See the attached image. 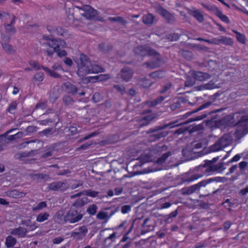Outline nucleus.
Here are the masks:
<instances>
[{
    "mask_svg": "<svg viewBox=\"0 0 248 248\" xmlns=\"http://www.w3.org/2000/svg\"><path fill=\"white\" fill-rule=\"evenodd\" d=\"M47 31L49 32L52 38L49 36L44 35L43 38L44 40L48 41L47 44L49 48L46 50L48 56H52L54 52H56L59 57H65L67 52L65 50H61L60 45H65V42L63 40H58L54 38L55 36H61L64 38H68L69 34L68 31L60 27L48 25L46 27Z\"/></svg>",
    "mask_w": 248,
    "mask_h": 248,
    "instance_id": "nucleus-1",
    "label": "nucleus"
},
{
    "mask_svg": "<svg viewBox=\"0 0 248 248\" xmlns=\"http://www.w3.org/2000/svg\"><path fill=\"white\" fill-rule=\"evenodd\" d=\"M222 163L214 164L211 161L208 163L198 167L197 172L193 174L188 179L189 182H192L202 177L212 174L214 172H219L222 169Z\"/></svg>",
    "mask_w": 248,
    "mask_h": 248,
    "instance_id": "nucleus-2",
    "label": "nucleus"
},
{
    "mask_svg": "<svg viewBox=\"0 0 248 248\" xmlns=\"http://www.w3.org/2000/svg\"><path fill=\"white\" fill-rule=\"evenodd\" d=\"M66 24L74 28L81 26L82 24V17L84 14L81 10V7L73 6L66 9Z\"/></svg>",
    "mask_w": 248,
    "mask_h": 248,
    "instance_id": "nucleus-3",
    "label": "nucleus"
},
{
    "mask_svg": "<svg viewBox=\"0 0 248 248\" xmlns=\"http://www.w3.org/2000/svg\"><path fill=\"white\" fill-rule=\"evenodd\" d=\"M134 52L136 54L142 57L148 56L155 59V62H160L161 56L160 53L148 46H138L134 48Z\"/></svg>",
    "mask_w": 248,
    "mask_h": 248,
    "instance_id": "nucleus-4",
    "label": "nucleus"
},
{
    "mask_svg": "<svg viewBox=\"0 0 248 248\" xmlns=\"http://www.w3.org/2000/svg\"><path fill=\"white\" fill-rule=\"evenodd\" d=\"M232 137L230 134H224L215 143L210 147L212 152H217L229 146L232 142Z\"/></svg>",
    "mask_w": 248,
    "mask_h": 248,
    "instance_id": "nucleus-5",
    "label": "nucleus"
},
{
    "mask_svg": "<svg viewBox=\"0 0 248 248\" xmlns=\"http://www.w3.org/2000/svg\"><path fill=\"white\" fill-rule=\"evenodd\" d=\"M10 18V15L9 14L0 11V19H1L2 21L5 22L6 19ZM15 20L16 16L13 15L12 19L9 24H6L5 23H4L3 24L6 32L9 34L8 36H10L12 34H13L16 32V29L14 27Z\"/></svg>",
    "mask_w": 248,
    "mask_h": 248,
    "instance_id": "nucleus-6",
    "label": "nucleus"
},
{
    "mask_svg": "<svg viewBox=\"0 0 248 248\" xmlns=\"http://www.w3.org/2000/svg\"><path fill=\"white\" fill-rule=\"evenodd\" d=\"M82 217V214L78 212L75 207L72 206L64 216L63 219L66 222L75 223L78 222Z\"/></svg>",
    "mask_w": 248,
    "mask_h": 248,
    "instance_id": "nucleus-7",
    "label": "nucleus"
},
{
    "mask_svg": "<svg viewBox=\"0 0 248 248\" xmlns=\"http://www.w3.org/2000/svg\"><path fill=\"white\" fill-rule=\"evenodd\" d=\"M88 229L85 226H82L74 229L71 232V237L76 241L82 240L86 235Z\"/></svg>",
    "mask_w": 248,
    "mask_h": 248,
    "instance_id": "nucleus-8",
    "label": "nucleus"
},
{
    "mask_svg": "<svg viewBox=\"0 0 248 248\" xmlns=\"http://www.w3.org/2000/svg\"><path fill=\"white\" fill-rule=\"evenodd\" d=\"M162 128H155L149 130L147 134H151L149 137V140L151 142L155 141L161 138L166 137L168 133L166 131H160L159 130Z\"/></svg>",
    "mask_w": 248,
    "mask_h": 248,
    "instance_id": "nucleus-9",
    "label": "nucleus"
},
{
    "mask_svg": "<svg viewBox=\"0 0 248 248\" xmlns=\"http://www.w3.org/2000/svg\"><path fill=\"white\" fill-rule=\"evenodd\" d=\"M81 10L83 14H84V17L88 19H94L97 13L96 10L93 9L89 5H82Z\"/></svg>",
    "mask_w": 248,
    "mask_h": 248,
    "instance_id": "nucleus-10",
    "label": "nucleus"
},
{
    "mask_svg": "<svg viewBox=\"0 0 248 248\" xmlns=\"http://www.w3.org/2000/svg\"><path fill=\"white\" fill-rule=\"evenodd\" d=\"M157 13L161 15L168 23L174 20V16L168 10L162 6H159L156 10Z\"/></svg>",
    "mask_w": 248,
    "mask_h": 248,
    "instance_id": "nucleus-11",
    "label": "nucleus"
},
{
    "mask_svg": "<svg viewBox=\"0 0 248 248\" xmlns=\"http://www.w3.org/2000/svg\"><path fill=\"white\" fill-rule=\"evenodd\" d=\"M1 43L3 49L7 52L11 53L14 51L13 46L8 44L10 40L11 36H5L3 33L1 34Z\"/></svg>",
    "mask_w": 248,
    "mask_h": 248,
    "instance_id": "nucleus-12",
    "label": "nucleus"
},
{
    "mask_svg": "<svg viewBox=\"0 0 248 248\" xmlns=\"http://www.w3.org/2000/svg\"><path fill=\"white\" fill-rule=\"evenodd\" d=\"M91 63H78L77 74L78 76L82 77L84 75L90 74L89 64Z\"/></svg>",
    "mask_w": 248,
    "mask_h": 248,
    "instance_id": "nucleus-13",
    "label": "nucleus"
},
{
    "mask_svg": "<svg viewBox=\"0 0 248 248\" xmlns=\"http://www.w3.org/2000/svg\"><path fill=\"white\" fill-rule=\"evenodd\" d=\"M154 118V116L152 114L142 115L139 118H136V121L140 123L139 126L142 127L148 124Z\"/></svg>",
    "mask_w": 248,
    "mask_h": 248,
    "instance_id": "nucleus-14",
    "label": "nucleus"
},
{
    "mask_svg": "<svg viewBox=\"0 0 248 248\" xmlns=\"http://www.w3.org/2000/svg\"><path fill=\"white\" fill-rule=\"evenodd\" d=\"M191 75L193 78L199 81H203L210 78L211 76L207 73L200 71H191Z\"/></svg>",
    "mask_w": 248,
    "mask_h": 248,
    "instance_id": "nucleus-15",
    "label": "nucleus"
},
{
    "mask_svg": "<svg viewBox=\"0 0 248 248\" xmlns=\"http://www.w3.org/2000/svg\"><path fill=\"white\" fill-rule=\"evenodd\" d=\"M187 12L189 15L194 17L199 22L202 23L203 22L204 20V16L199 10L188 9Z\"/></svg>",
    "mask_w": 248,
    "mask_h": 248,
    "instance_id": "nucleus-16",
    "label": "nucleus"
},
{
    "mask_svg": "<svg viewBox=\"0 0 248 248\" xmlns=\"http://www.w3.org/2000/svg\"><path fill=\"white\" fill-rule=\"evenodd\" d=\"M6 196L14 199L23 198L25 196L26 193L16 189L8 190L5 192Z\"/></svg>",
    "mask_w": 248,
    "mask_h": 248,
    "instance_id": "nucleus-17",
    "label": "nucleus"
},
{
    "mask_svg": "<svg viewBox=\"0 0 248 248\" xmlns=\"http://www.w3.org/2000/svg\"><path fill=\"white\" fill-rule=\"evenodd\" d=\"M133 71L129 67H124L121 70V77L123 80L128 81L133 75Z\"/></svg>",
    "mask_w": 248,
    "mask_h": 248,
    "instance_id": "nucleus-18",
    "label": "nucleus"
},
{
    "mask_svg": "<svg viewBox=\"0 0 248 248\" xmlns=\"http://www.w3.org/2000/svg\"><path fill=\"white\" fill-rule=\"evenodd\" d=\"M27 231L26 229L21 227L11 230L10 234L18 237V238L24 237L26 234Z\"/></svg>",
    "mask_w": 248,
    "mask_h": 248,
    "instance_id": "nucleus-19",
    "label": "nucleus"
},
{
    "mask_svg": "<svg viewBox=\"0 0 248 248\" xmlns=\"http://www.w3.org/2000/svg\"><path fill=\"white\" fill-rule=\"evenodd\" d=\"M202 147V144L200 141H195L192 142L190 145H188L186 148L185 150H183V152L188 151L189 152L195 153L194 150L196 149H200Z\"/></svg>",
    "mask_w": 248,
    "mask_h": 248,
    "instance_id": "nucleus-20",
    "label": "nucleus"
},
{
    "mask_svg": "<svg viewBox=\"0 0 248 248\" xmlns=\"http://www.w3.org/2000/svg\"><path fill=\"white\" fill-rule=\"evenodd\" d=\"M155 19V16L150 13L144 15L142 18L143 23L148 26L153 24Z\"/></svg>",
    "mask_w": 248,
    "mask_h": 248,
    "instance_id": "nucleus-21",
    "label": "nucleus"
},
{
    "mask_svg": "<svg viewBox=\"0 0 248 248\" xmlns=\"http://www.w3.org/2000/svg\"><path fill=\"white\" fill-rule=\"evenodd\" d=\"M74 62H91L89 57L83 54L79 53L77 56L73 57Z\"/></svg>",
    "mask_w": 248,
    "mask_h": 248,
    "instance_id": "nucleus-22",
    "label": "nucleus"
},
{
    "mask_svg": "<svg viewBox=\"0 0 248 248\" xmlns=\"http://www.w3.org/2000/svg\"><path fill=\"white\" fill-rule=\"evenodd\" d=\"M16 239L12 235H9L5 238V245L7 248H13L16 243Z\"/></svg>",
    "mask_w": 248,
    "mask_h": 248,
    "instance_id": "nucleus-23",
    "label": "nucleus"
},
{
    "mask_svg": "<svg viewBox=\"0 0 248 248\" xmlns=\"http://www.w3.org/2000/svg\"><path fill=\"white\" fill-rule=\"evenodd\" d=\"M90 66V74L91 73H97L99 72H103L104 71V69L100 67L99 65L95 63H91L89 64Z\"/></svg>",
    "mask_w": 248,
    "mask_h": 248,
    "instance_id": "nucleus-24",
    "label": "nucleus"
},
{
    "mask_svg": "<svg viewBox=\"0 0 248 248\" xmlns=\"http://www.w3.org/2000/svg\"><path fill=\"white\" fill-rule=\"evenodd\" d=\"M60 96L58 89H53L51 90L49 95V101L52 103H54Z\"/></svg>",
    "mask_w": 248,
    "mask_h": 248,
    "instance_id": "nucleus-25",
    "label": "nucleus"
},
{
    "mask_svg": "<svg viewBox=\"0 0 248 248\" xmlns=\"http://www.w3.org/2000/svg\"><path fill=\"white\" fill-rule=\"evenodd\" d=\"M216 15L225 23L228 24L230 23V20L229 17L227 16L224 15L221 11L217 10L216 13Z\"/></svg>",
    "mask_w": 248,
    "mask_h": 248,
    "instance_id": "nucleus-26",
    "label": "nucleus"
},
{
    "mask_svg": "<svg viewBox=\"0 0 248 248\" xmlns=\"http://www.w3.org/2000/svg\"><path fill=\"white\" fill-rule=\"evenodd\" d=\"M248 124V116H243L241 117V120L237 124V126L239 127L240 126H244L243 130L245 131L247 129V125Z\"/></svg>",
    "mask_w": 248,
    "mask_h": 248,
    "instance_id": "nucleus-27",
    "label": "nucleus"
},
{
    "mask_svg": "<svg viewBox=\"0 0 248 248\" xmlns=\"http://www.w3.org/2000/svg\"><path fill=\"white\" fill-rule=\"evenodd\" d=\"M108 20L111 22H118L122 25H125L127 23L126 21L121 16L109 17Z\"/></svg>",
    "mask_w": 248,
    "mask_h": 248,
    "instance_id": "nucleus-28",
    "label": "nucleus"
},
{
    "mask_svg": "<svg viewBox=\"0 0 248 248\" xmlns=\"http://www.w3.org/2000/svg\"><path fill=\"white\" fill-rule=\"evenodd\" d=\"M49 217V214L47 212L41 213L36 217V220L38 222H43L47 220Z\"/></svg>",
    "mask_w": 248,
    "mask_h": 248,
    "instance_id": "nucleus-29",
    "label": "nucleus"
},
{
    "mask_svg": "<svg viewBox=\"0 0 248 248\" xmlns=\"http://www.w3.org/2000/svg\"><path fill=\"white\" fill-rule=\"evenodd\" d=\"M220 44H224L227 46H232L233 43V40L231 38L226 36H221L220 37Z\"/></svg>",
    "mask_w": 248,
    "mask_h": 248,
    "instance_id": "nucleus-30",
    "label": "nucleus"
},
{
    "mask_svg": "<svg viewBox=\"0 0 248 248\" xmlns=\"http://www.w3.org/2000/svg\"><path fill=\"white\" fill-rule=\"evenodd\" d=\"M88 199L87 197H83L78 199L74 203L73 206L81 207L87 203Z\"/></svg>",
    "mask_w": 248,
    "mask_h": 248,
    "instance_id": "nucleus-31",
    "label": "nucleus"
},
{
    "mask_svg": "<svg viewBox=\"0 0 248 248\" xmlns=\"http://www.w3.org/2000/svg\"><path fill=\"white\" fill-rule=\"evenodd\" d=\"M232 31L235 34L236 39L239 42L243 44H246V38L243 34L238 32L237 31L233 30Z\"/></svg>",
    "mask_w": 248,
    "mask_h": 248,
    "instance_id": "nucleus-32",
    "label": "nucleus"
},
{
    "mask_svg": "<svg viewBox=\"0 0 248 248\" xmlns=\"http://www.w3.org/2000/svg\"><path fill=\"white\" fill-rule=\"evenodd\" d=\"M165 97L164 96H160L156 99H155L153 101L147 102L146 104L150 107H154L160 104L165 99Z\"/></svg>",
    "mask_w": 248,
    "mask_h": 248,
    "instance_id": "nucleus-33",
    "label": "nucleus"
},
{
    "mask_svg": "<svg viewBox=\"0 0 248 248\" xmlns=\"http://www.w3.org/2000/svg\"><path fill=\"white\" fill-rule=\"evenodd\" d=\"M46 202H41L32 208V211L34 212H38L42 210L43 209L46 208Z\"/></svg>",
    "mask_w": 248,
    "mask_h": 248,
    "instance_id": "nucleus-34",
    "label": "nucleus"
},
{
    "mask_svg": "<svg viewBox=\"0 0 248 248\" xmlns=\"http://www.w3.org/2000/svg\"><path fill=\"white\" fill-rule=\"evenodd\" d=\"M82 185L83 182L81 181L72 180L69 183V188L74 189L81 186Z\"/></svg>",
    "mask_w": 248,
    "mask_h": 248,
    "instance_id": "nucleus-35",
    "label": "nucleus"
},
{
    "mask_svg": "<svg viewBox=\"0 0 248 248\" xmlns=\"http://www.w3.org/2000/svg\"><path fill=\"white\" fill-rule=\"evenodd\" d=\"M139 84L143 88H149L152 85V82L146 78H144L140 79Z\"/></svg>",
    "mask_w": 248,
    "mask_h": 248,
    "instance_id": "nucleus-36",
    "label": "nucleus"
},
{
    "mask_svg": "<svg viewBox=\"0 0 248 248\" xmlns=\"http://www.w3.org/2000/svg\"><path fill=\"white\" fill-rule=\"evenodd\" d=\"M17 107V103L16 101L12 102L9 106L7 108V111L11 114H14Z\"/></svg>",
    "mask_w": 248,
    "mask_h": 248,
    "instance_id": "nucleus-37",
    "label": "nucleus"
},
{
    "mask_svg": "<svg viewBox=\"0 0 248 248\" xmlns=\"http://www.w3.org/2000/svg\"><path fill=\"white\" fill-rule=\"evenodd\" d=\"M66 87L67 91L69 93L75 94L78 92V88L70 83H67Z\"/></svg>",
    "mask_w": 248,
    "mask_h": 248,
    "instance_id": "nucleus-38",
    "label": "nucleus"
},
{
    "mask_svg": "<svg viewBox=\"0 0 248 248\" xmlns=\"http://www.w3.org/2000/svg\"><path fill=\"white\" fill-rule=\"evenodd\" d=\"M60 181L58 182H54L53 183H51L49 185L48 188L50 190H53V191H58L60 190V188L61 187H60Z\"/></svg>",
    "mask_w": 248,
    "mask_h": 248,
    "instance_id": "nucleus-39",
    "label": "nucleus"
},
{
    "mask_svg": "<svg viewBox=\"0 0 248 248\" xmlns=\"http://www.w3.org/2000/svg\"><path fill=\"white\" fill-rule=\"evenodd\" d=\"M170 155L171 153L170 152L164 154L160 157L157 159V163L159 164H163Z\"/></svg>",
    "mask_w": 248,
    "mask_h": 248,
    "instance_id": "nucleus-40",
    "label": "nucleus"
},
{
    "mask_svg": "<svg viewBox=\"0 0 248 248\" xmlns=\"http://www.w3.org/2000/svg\"><path fill=\"white\" fill-rule=\"evenodd\" d=\"M96 217L100 220L108 219L110 217L108 214L104 211H99Z\"/></svg>",
    "mask_w": 248,
    "mask_h": 248,
    "instance_id": "nucleus-41",
    "label": "nucleus"
},
{
    "mask_svg": "<svg viewBox=\"0 0 248 248\" xmlns=\"http://www.w3.org/2000/svg\"><path fill=\"white\" fill-rule=\"evenodd\" d=\"M97 207L95 204L90 205L87 209V212L90 215H94L96 213Z\"/></svg>",
    "mask_w": 248,
    "mask_h": 248,
    "instance_id": "nucleus-42",
    "label": "nucleus"
},
{
    "mask_svg": "<svg viewBox=\"0 0 248 248\" xmlns=\"http://www.w3.org/2000/svg\"><path fill=\"white\" fill-rule=\"evenodd\" d=\"M99 192L91 189L84 190V195L92 198H95L98 196Z\"/></svg>",
    "mask_w": 248,
    "mask_h": 248,
    "instance_id": "nucleus-43",
    "label": "nucleus"
},
{
    "mask_svg": "<svg viewBox=\"0 0 248 248\" xmlns=\"http://www.w3.org/2000/svg\"><path fill=\"white\" fill-rule=\"evenodd\" d=\"M34 82H41L44 80V74L42 72L34 75L33 78Z\"/></svg>",
    "mask_w": 248,
    "mask_h": 248,
    "instance_id": "nucleus-44",
    "label": "nucleus"
},
{
    "mask_svg": "<svg viewBox=\"0 0 248 248\" xmlns=\"http://www.w3.org/2000/svg\"><path fill=\"white\" fill-rule=\"evenodd\" d=\"M98 49L100 51L105 52L106 51H109L112 48L111 46H108L107 48H106V45L105 43H102L98 45Z\"/></svg>",
    "mask_w": 248,
    "mask_h": 248,
    "instance_id": "nucleus-45",
    "label": "nucleus"
},
{
    "mask_svg": "<svg viewBox=\"0 0 248 248\" xmlns=\"http://www.w3.org/2000/svg\"><path fill=\"white\" fill-rule=\"evenodd\" d=\"M179 38V35L178 33H173L169 34L167 36V39L170 41H176Z\"/></svg>",
    "mask_w": 248,
    "mask_h": 248,
    "instance_id": "nucleus-46",
    "label": "nucleus"
},
{
    "mask_svg": "<svg viewBox=\"0 0 248 248\" xmlns=\"http://www.w3.org/2000/svg\"><path fill=\"white\" fill-rule=\"evenodd\" d=\"M60 184L61 185H60V187H61L60 188V191H64L69 188V183L67 181H60Z\"/></svg>",
    "mask_w": 248,
    "mask_h": 248,
    "instance_id": "nucleus-47",
    "label": "nucleus"
},
{
    "mask_svg": "<svg viewBox=\"0 0 248 248\" xmlns=\"http://www.w3.org/2000/svg\"><path fill=\"white\" fill-rule=\"evenodd\" d=\"M91 79H94L96 80L99 79V80H107L109 78V76L108 75H100L99 76L90 77Z\"/></svg>",
    "mask_w": 248,
    "mask_h": 248,
    "instance_id": "nucleus-48",
    "label": "nucleus"
},
{
    "mask_svg": "<svg viewBox=\"0 0 248 248\" xmlns=\"http://www.w3.org/2000/svg\"><path fill=\"white\" fill-rule=\"evenodd\" d=\"M63 101L66 105H71L73 102V99L68 95H65L63 97Z\"/></svg>",
    "mask_w": 248,
    "mask_h": 248,
    "instance_id": "nucleus-49",
    "label": "nucleus"
},
{
    "mask_svg": "<svg viewBox=\"0 0 248 248\" xmlns=\"http://www.w3.org/2000/svg\"><path fill=\"white\" fill-rule=\"evenodd\" d=\"M172 205L171 203L170 202H166L164 203H161L159 207L158 208L159 209H163L169 208Z\"/></svg>",
    "mask_w": 248,
    "mask_h": 248,
    "instance_id": "nucleus-50",
    "label": "nucleus"
},
{
    "mask_svg": "<svg viewBox=\"0 0 248 248\" xmlns=\"http://www.w3.org/2000/svg\"><path fill=\"white\" fill-rule=\"evenodd\" d=\"M212 103L211 102H207L201 106L196 111H200L202 109H204L205 108H207L210 106L211 105Z\"/></svg>",
    "mask_w": 248,
    "mask_h": 248,
    "instance_id": "nucleus-51",
    "label": "nucleus"
},
{
    "mask_svg": "<svg viewBox=\"0 0 248 248\" xmlns=\"http://www.w3.org/2000/svg\"><path fill=\"white\" fill-rule=\"evenodd\" d=\"M131 210V207L129 205H126L123 206L121 208V212L123 214L127 213Z\"/></svg>",
    "mask_w": 248,
    "mask_h": 248,
    "instance_id": "nucleus-52",
    "label": "nucleus"
},
{
    "mask_svg": "<svg viewBox=\"0 0 248 248\" xmlns=\"http://www.w3.org/2000/svg\"><path fill=\"white\" fill-rule=\"evenodd\" d=\"M114 88L118 91L120 92L122 94H124L125 93V89L123 86L115 85L114 86Z\"/></svg>",
    "mask_w": 248,
    "mask_h": 248,
    "instance_id": "nucleus-53",
    "label": "nucleus"
},
{
    "mask_svg": "<svg viewBox=\"0 0 248 248\" xmlns=\"http://www.w3.org/2000/svg\"><path fill=\"white\" fill-rule=\"evenodd\" d=\"M64 240L62 237H58L53 239L52 242L54 244H59Z\"/></svg>",
    "mask_w": 248,
    "mask_h": 248,
    "instance_id": "nucleus-54",
    "label": "nucleus"
},
{
    "mask_svg": "<svg viewBox=\"0 0 248 248\" xmlns=\"http://www.w3.org/2000/svg\"><path fill=\"white\" fill-rule=\"evenodd\" d=\"M42 67L44 70L47 71L50 74V76L54 77H57L58 76V75L55 72L51 71L48 68L45 67Z\"/></svg>",
    "mask_w": 248,
    "mask_h": 248,
    "instance_id": "nucleus-55",
    "label": "nucleus"
},
{
    "mask_svg": "<svg viewBox=\"0 0 248 248\" xmlns=\"http://www.w3.org/2000/svg\"><path fill=\"white\" fill-rule=\"evenodd\" d=\"M211 44L218 45L220 44V38H213L211 39Z\"/></svg>",
    "mask_w": 248,
    "mask_h": 248,
    "instance_id": "nucleus-56",
    "label": "nucleus"
},
{
    "mask_svg": "<svg viewBox=\"0 0 248 248\" xmlns=\"http://www.w3.org/2000/svg\"><path fill=\"white\" fill-rule=\"evenodd\" d=\"M212 181V179H209L208 181L207 182L206 181H202L199 183H198V185L199 187V188L202 186H205L207 184Z\"/></svg>",
    "mask_w": 248,
    "mask_h": 248,
    "instance_id": "nucleus-57",
    "label": "nucleus"
},
{
    "mask_svg": "<svg viewBox=\"0 0 248 248\" xmlns=\"http://www.w3.org/2000/svg\"><path fill=\"white\" fill-rule=\"evenodd\" d=\"M237 168L238 166L237 165H233L229 169V172L226 173V175H228L231 173H233Z\"/></svg>",
    "mask_w": 248,
    "mask_h": 248,
    "instance_id": "nucleus-58",
    "label": "nucleus"
},
{
    "mask_svg": "<svg viewBox=\"0 0 248 248\" xmlns=\"http://www.w3.org/2000/svg\"><path fill=\"white\" fill-rule=\"evenodd\" d=\"M22 135V133L21 132H18L17 133H16L15 135H11L9 137V139L10 140H14L17 138H19L20 137H21Z\"/></svg>",
    "mask_w": 248,
    "mask_h": 248,
    "instance_id": "nucleus-59",
    "label": "nucleus"
},
{
    "mask_svg": "<svg viewBox=\"0 0 248 248\" xmlns=\"http://www.w3.org/2000/svg\"><path fill=\"white\" fill-rule=\"evenodd\" d=\"M248 165V163L246 161H242L238 164V166L240 169L242 170H244Z\"/></svg>",
    "mask_w": 248,
    "mask_h": 248,
    "instance_id": "nucleus-60",
    "label": "nucleus"
},
{
    "mask_svg": "<svg viewBox=\"0 0 248 248\" xmlns=\"http://www.w3.org/2000/svg\"><path fill=\"white\" fill-rule=\"evenodd\" d=\"M150 76L154 78H162L163 77V73L160 72H155L151 74Z\"/></svg>",
    "mask_w": 248,
    "mask_h": 248,
    "instance_id": "nucleus-61",
    "label": "nucleus"
},
{
    "mask_svg": "<svg viewBox=\"0 0 248 248\" xmlns=\"http://www.w3.org/2000/svg\"><path fill=\"white\" fill-rule=\"evenodd\" d=\"M171 86V85L170 83L167 84L163 87V89L161 91H160V93H164L166 92L168 90L170 89Z\"/></svg>",
    "mask_w": 248,
    "mask_h": 248,
    "instance_id": "nucleus-62",
    "label": "nucleus"
},
{
    "mask_svg": "<svg viewBox=\"0 0 248 248\" xmlns=\"http://www.w3.org/2000/svg\"><path fill=\"white\" fill-rule=\"evenodd\" d=\"M241 156L239 154H237L234 155L230 161V162H237L240 160Z\"/></svg>",
    "mask_w": 248,
    "mask_h": 248,
    "instance_id": "nucleus-63",
    "label": "nucleus"
},
{
    "mask_svg": "<svg viewBox=\"0 0 248 248\" xmlns=\"http://www.w3.org/2000/svg\"><path fill=\"white\" fill-rule=\"evenodd\" d=\"M100 93H95L93 96L92 99L96 102L99 101V98L100 97Z\"/></svg>",
    "mask_w": 248,
    "mask_h": 248,
    "instance_id": "nucleus-64",
    "label": "nucleus"
}]
</instances>
